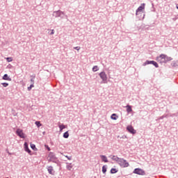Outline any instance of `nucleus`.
<instances>
[{"instance_id": "nucleus-15", "label": "nucleus", "mask_w": 178, "mask_h": 178, "mask_svg": "<svg viewBox=\"0 0 178 178\" xmlns=\"http://www.w3.org/2000/svg\"><path fill=\"white\" fill-rule=\"evenodd\" d=\"M126 108H127V113H131V112L133 111V108H131V106L128 104V105L126 106Z\"/></svg>"}, {"instance_id": "nucleus-39", "label": "nucleus", "mask_w": 178, "mask_h": 178, "mask_svg": "<svg viewBox=\"0 0 178 178\" xmlns=\"http://www.w3.org/2000/svg\"><path fill=\"white\" fill-rule=\"evenodd\" d=\"M172 20H173L174 22H176V20H177V17H174V18H172Z\"/></svg>"}, {"instance_id": "nucleus-40", "label": "nucleus", "mask_w": 178, "mask_h": 178, "mask_svg": "<svg viewBox=\"0 0 178 178\" xmlns=\"http://www.w3.org/2000/svg\"><path fill=\"white\" fill-rule=\"evenodd\" d=\"M176 8H177V9H178V3L177 4Z\"/></svg>"}, {"instance_id": "nucleus-3", "label": "nucleus", "mask_w": 178, "mask_h": 178, "mask_svg": "<svg viewBox=\"0 0 178 178\" xmlns=\"http://www.w3.org/2000/svg\"><path fill=\"white\" fill-rule=\"evenodd\" d=\"M134 175H138L139 176H145V171L141 168H135L133 171Z\"/></svg>"}, {"instance_id": "nucleus-13", "label": "nucleus", "mask_w": 178, "mask_h": 178, "mask_svg": "<svg viewBox=\"0 0 178 178\" xmlns=\"http://www.w3.org/2000/svg\"><path fill=\"white\" fill-rule=\"evenodd\" d=\"M3 80H6L7 81H12V78H10L9 76V75H8V74H5L3 77H2Z\"/></svg>"}, {"instance_id": "nucleus-38", "label": "nucleus", "mask_w": 178, "mask_h": 178, "mask_svg": "<svg viewBox=\"0 0 178 178\" xmlns=\"http://www.w3.org/2000/svg\"><path fill=\"white\" fill-rule=\"evenodd\" d=\"M31 77H32V79H35V74H33V75H31Z\"/></svg>"}, {"instance_id": "nucleus-34", "label": "nucleus", "mask_w": 178, "mask_h": 178, "mask_svg": "<svg viewBox=\"0 0 178 178\" xmlns=\"http://www.w3.org/2000/svg\"><path fill=\"white\" fill-rule=\"evenodd\" d=\"M166 59H163L159 62V63H168V62H165Z\"/></svg>"}, {"instance_id": "nucleus-2", "label": "nucleus", "mask_w": 178, "mask_h": 178, "mask_svg": "<svg viewBox=\"0 0 178 178\" xmlns=\"http://www.w3.org/2000/svg\"><path fill=\"white\" fill-rule=\"evenodd\" d=\"M118 163L121 168H129V166H130L129 162H127V161H126L124 159H120Z\"/></svg>"}, {"instance_id": "nucleus-8", "label": "nucleus", "mask_w": 178, "mask_h": 178, "mask_svg": "<svg viewBox=\"0 0 178 178\" xmlns=\"http://www.w3.org/2000/svg\"><path fill=\"white\" fill-rule=\"evenodd\" d=\"M127 130L128 133H130L131 134H136L137 133V131H136V129H134V127H133V126L131 125H128L127 127Z\"/></svg>"}, {"instance_id": "nucleus-37", "label": "nucleus", "mask_w": 178, "mask_h": 178, "mask_svg": "<svg viewBox=\"0 0 178 178\" xmlns=\"http://www.w3.org/2000/svg\"><path fill=\"white\" fill-rule=\"evenodd\" d=\"M74 49H76V51H80V47H74Z\"/></svg>"}, {"instance_id": "nucleus-31", "label": "nucleus", "mask_w": 178, "mask_h": 178, "mask_svg": "<svg viewBox=\"0 0 178 178\" xmlns=\"http://www.w3.org/2000/svg\"><path fill=\"white\" fill-rule=\"evenodd\" d=\"M45 149H47V151H51V147L48 145H44Z\"/></svg>"}, {"instance_id": "nucleus-27", "label": "nucleus", "mask_w": 178, "mask_h": 178, "mask_svg": "<svg viewBox=\"0 0 178 178\" xmlns=\"http://www.w3.org/2000/svg\"><path fill=\"white\" fill-rule=\"evenodd\" d=\"M35 124H36L37 127H41V126H42V124H41V122L40 121H36Z\"/></svg>"}, {"instance_id": "nucleus-30", "label": "nucleus", "mask_w": 178, "mask_h": 178, "mask_svg": "<svg viewBox=\"0 0 178 178\" xmlns=\"http://www.w3.org/2000/svg\"><path fill=\"white\" fill-rule=\"evenodd\" d=\"M34 87V85L31 83L30 86L27 88L28 91H31V88Z\"/></svg>"}, {"instance_id": "nucleus-11", "label": "nucleus", "mask_w": 178, "mask_h": 178, "mask_svg": "<svg viewBox=\"0 0 178 178\" xmlns=\"http://www.w3.org/2000/svg\"><path fill=\"white\" fill-rule=\"evenodd\" d=\"M166 58V54H161L160 56H157L156 58V60H157V62H161L162 60L165 59Z\"/></svg>"}, {"instance_id": "nucleus-4", "label": "nucleus", "mask_w": 178, "mask_h": 178, "mask_svg": "<svg viewBox=\"0 0 178 178\" xmlns=\"http://www.w3.org/2000/svg\"><path fill=\"white\" fill-rule=\"evenodd\" d=\"M147 65H153V66H154V67H156V68L159 67V65L155 60H147L143 63V66H147Z\"/></svg>"}, {"instance_id": "nucleus-22", "label": "nucleus", "mask_w": 178, "mask_h": 178, "mask_svg": "<svg viewBox=\"0 0 178 178\" xmlns=\"http://www.w3.org/2000/svg\"><path fill=\"white\" fill-rule=\"evenodd\" d=\"M165 62H170V60H173V58L169 57L168 55L165 56Z\"/></svg>"}, {"instance_id": "nucleus-26", "label": "nucleus", "mask_w": 178, "mask_h": 178, "mask_svg": "<svg viewBox=\"0 0 178 178\" xmlns=\"http://www.w3.org/2000/svg\"><path fill=\"white\" fill-rule=\"evenodd\" d=\"M99 70V68H98L97 65H95L92 67V72H98Z\"/></svg>"}, {"instance_id": "nucleus-5", "label": "nucleus", "mask_w": 178, "mask_h": 178, "mask_svg": "<svg viewBox=\"0 0 178 178\" xmlns=\"http://www.w3.org/2000/svg\"><path fill=\"white\" fill-rule=\"evenodd\" d=\"M16 134L19 138H26L24 133L23 132V129H17L16 130Z\"/></svg>"}, {"instance_id": "nucleus-21", "label": "nucleus", "mask_w": 178, "mask_h": 178, "mask_svg": "<svg viewBox=\"0 0 178 178\" xmlns=\"http://www.w3.org/2000/svg\"><path fill=\"white\" fill-rule=\"evenodd\" d=\"M172 67H178V61H172L171 63Z\"/></svg>"}, {"instance_id": "nucleus-18", "label": "nucleus", "mask_w": 178, "mask_h": 178, "mask_svg": "<svg viewBox=\"0 0 178 178\" xmlns=\"http://www.w3.org/2000/svg\"><path fill=\"white\" fill-rule=\"evenodd\" d=\"M67 163L66 168L67 170H72V169H73V165H72V163Z\"/></svg>"}, {"instance_id": "nucleus-16", "label": "nucleus", "mask_w": 178, "mask_h": 178, "mask_svg": "<svg viewBox=\"0 0 178 178\" xmlns=\"http://www.w3.org/2000/svg\"><path fill=\"white\" fill-rule=\"evenodd\" d=\"M100 158L103 162H105L106 163L108 162V158L105 155H100Z\"/></svg>"}, {"instance_id": "nucleus-6", "label": "nucleus", "mask_w": 178, "mask_h": 178, "mask_svg": "<svg viewBox=\"0 0 178 178\" xmlns=\"http://www.w3.org/2000/svg\"><path fill=\"white\" fill-rule=\"evenodd\" d=\"M99 76L100 79H102V81L105 83L108 80V75H106V73L105 72H102L99 74Z\"/></svg>"}, {"instance_id": "nucleus-25", "label": "nucleus", "mask_w": 178, "mask_h": 178, "mask_svg": "<svg viewBox=\"0 0 178 178\" xmlns=\"http://www.w3.org/2000/svg\"><path fill=\"white\" fill-rule=\"evenodd\" d=\"M59 129H60V131H62V130H63L64 129H66V126L63 124H60L58 126Z\"/></svg>"}, {"instance_id": "nucleus-17", "label": "nucleus", "mask_w": 178, "mask_h": 178, "mask_svg": "<svg viewBox=\"0 0 178 178\" xmlns=\"http://www.w3.org/2000/svg\"><path fill=\"white\" fill-rule=\"evenodd\" d=\"M119 116H118V115L116 113H113L111 115V119H112V120H118Z\"/></svg>"}, {"instance_id": "nucleus-36", "label": "nucleus", "mask_w": 178, "mask_h": 178, "mask_svg": "<svg viewBox=\"0 0 178 178\" xmlns=\"http://www.w3.org/2000/svg\"><path fill=\"white\" fill-rule=\"evenodd\" d=\"M34 80H35L34 78H31V84H33L34 85Z\"/></svg>"}, {"instance_id": "nucleus-14", "label": "nucleus", "mask_w": 178, "mask_h": 178, "mask_svg": "<svg viewBox=\"0 0 178 178\" xmlns=\"http://www.w3.org/2000/svg\"><path fill=\"white\" fill-rule=\"evenodd\" d=\"M111 156L112 161H115L117 163H118V162L120 161V158H119L118 156H110V157Z\"/></svg>"}, {"instance_id": "nucleus-12", "label": "nucleus", "mask_w": 178, "mask_h": 178, "mask_svg": "<svg viewBox=\"0 0 178 178\" xmlns=\"http://www.w3.org/2000/svg\"><path fill=\"white\" fill-rule=\"evenodd\" d=\"M47 170H48L49 175H52V176H54L55 175V171H54V167L49 166L47 168Z\"/></svg>"}, {"instance_id": "nucleus-28", "label": "nucleus", "mask_w": 178, "mask_h": 178, "mask_svg": "<svg viewBox=\"0 0 178 178\" xmlns=\"http://www.w3.org/2000/svg\"><path fill=\"white\" fill-rule=\"evenodd\" d=\"M6 60H7V62H12L13 60V58L12 57H7L6 58Z\"/></svg>"}, {"instance_id": "nucleus-35", "label": "nucleus", "mask_w": 178, "mask_h": 178, "mask_svg": "<svg viewBox=\"0 0 178 178\" xmlns=\"http://www.w3.org/2000/svg\"><path fill=\"white\" fill-rule=\"evenodd\" d=\"M54 34H55V30L52 29L50 35H54Z\"/></svg>"}, {"instance_id": "nucleus-10", "label": "nucleus", "mask_w": 178, "mask_h": 178, "mask_svg": "<svg viewBox=\"0 0 178 178\" xmlns=\"http://www.w3.org/2000/svg\"><path fill=\"white\" fill-rule=\"evenodd\" d=\"M24 149L25 152H27L30 155L31 154V150L30 149V148H29V143L27 142H25L24 143Z\"/></svg>"}, {"instance_id": "nucleus-41", "label": "nucleus", "mask_w": 178, "mask_h": 178, "mask_svg": "<svg viewBox=\"0 0 178 178\" xmlns=\"http://www.w3.org/2000/svg\"><path fill=\"white\" fill-rule=\"evenodd\" d=\"M8 154H9V155H10V153L8 152Z\"/></svg>"}, {"instance_id": "nucleus-19", "label": "nucleus", "mask_w": 178, "mask_h": 178, "mask_svg": "<svg viewBox=\"0 0 178 178\" xmlns=\"http://www.w3.org/2000/svg\"><path fill=\"white\" fill-rule=\"evenodd\" d=\"M118 172H119V170H118L116 168H111L110 170V173L111 175H115V173H118Z\"/></svg>"}, {"instance_id": "nucleus-24", "label": "nucleus", "mask_w": 178, "mask_h": 178, "mask_svg": "<svg viewBox=\"0 0 178 178\" xmlns=\"http://www.w3.org/2000/svg\"><path fill=\"white\" fill-rule=\"evenodd\" d=\"M63 138H69V131H65L63 135Z\"/></svg>"}, {"instance_id": "nucleus-29", "label": "nucleus", "mask_w": 178, "mask_h": 178, "mask_svg": "<svg viewBox=\"0 0 178 178\" xmlns=\"http://www.w3.org/2000/svg\"><path fill=\"white\" fill-rule=\"evenodd\" d=\"M1 86H3V87L6 88L9 86V83L6 82H3V83H1Z\"/></svg>"}, {"instance_id": "nucleus-7", "label": "nucleus", "mask_w": 178, "mask_h": 178, "mask_svg": "<svg viewBox=\"0 0 178 178\" xmlns=\"http://www.w3.org/2000/svg\"><path fill=\"white\" fill-rule=\"evenodd\" d=\"M144 9H145V3H141L140 6L137 8L136 11V15L138 16V13L139 12H143V10H144Z\"/></svg>"}, {"instance_id": "nucleus-1", "label": "nucleus", "mask_w": 178, "mask_h": 178, "mask_svg": "<svg viewBox=\"0 0 178 178\" xmlns=\"http://www.w3.org/2000/svg\"><path fill=\"white\" fill-rule=\"evenodd\" d=\"M48 161L49 162H53V163H59V160L58 159L55 153L50 152L48 155Z\"/></svg>"}, {"instance_id": "nucleus-9", "label": "nucleus", "mask_w": 178, "mask_h": 178, "mask_svg": "<svg viewBox=\"0 0 178 178\" xmlns=\"http://www.w3.org/2000/svg\"><path fill=\"white\" fill-rule=\"evenodd\" d=\"M62 15H65V13L60 10L53 12V16H54V17H62Z\"/></svg>"}, {"instance_id": "nucleus-32", "label": "nucleus", "mask_w": 178, "mask_h": 178, "mask_svg": "<svg viewBox=\"0 0 178 178\" xmlns=\"http://www.w3.org/2000/svg\"><path fill=\"white\" fill-rule=\"evenodd\" d=\"M64 156H65V158H67L68 159V161H72V156H69L67 155H64Z\"/></svg>"}, {"instance_id": "nucleus-20", "label": "nucleus", "mask_w": 178, "mask_h": 178, "mask_svg": "<svg viewBox=\"0 0 178 178\" xmlns=\"http://www.w3.org/2000/svg\"><path fill=\"white\" fill-rule=\"evenodd\" d=\"M107 169H108V165H104L102 166V173H104V175H105V173H106Z\"/></svg>"}, {"instance_id": "nucleus-33", "label": "nucleus", "mask_w": 178, "mask_h": 178, "mask_svg": "<svg viewBox=\"0 0 178 178\" xmlns=\"http://www.w3.org/2000/svg\"><path fill=\"white\" fill-rule=\"evenodd\" d=\"M165 118H168V115H162V116H161V117H159V119H160V120H162V119H165Z\"/></svg>"}, {"instance_id": "nucleus-23", "label": "nucleus", "mask_w": 178, "mask_h": 178, "mask_svg": "<svg viewBox=\"0 0 178 178\" xmlns=\"http://www.w3.org/2000/svg\"><path fill=\"white\" fill-rule=\"evenodd\" d=\"M31 148L33 151H38V149H37L35 144L31 143Z\"/></svg>"}]
</instances>
